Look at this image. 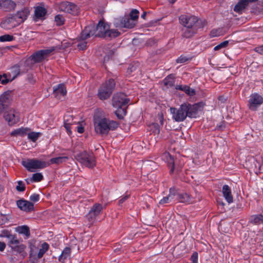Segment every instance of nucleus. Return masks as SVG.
<instances>
[{
    "label": "nucleus",
    "instance_id": "f257e3e1",
    "mask_svg": "<svg viewBox=\"0 0 263 263\" xmlns=\"http://www.w3.org/2000/svg\"><path fill=\"white\" fill-rule=\"evenodd\" d=\"M200 107V103L192 105L186 102L181 104L178 108L171 107L170 111L172 114L173 119L180 122L184 121L187 117L190 118L196 117Z\"/></svg>",
    "mask_w": 263,
    "mask_h": 263
},
{
    "label": "nucleus",
    "instance_id": "f03ea898",
    "mask_svg": "<svg viewBox=\"0 0 263 263\" xmlns=\"http://www.w3.org/2000/svg\"><path fill=\"white\" fill-rule=\"evenodd\" d=\"M118 125V122L106 118H94L95 131L102 135H107L109 130H115Z\"/></svg>",
    "mask_w": 263,
    "mask_h": 263
},
{
    "label": "nucleus",
    "instance_id": "7ed1b4c3",
    "mask_svg": "<svg viewBox=\"0 0 263 263\" xmlns=\"http://www.w3.org/2000/svg\"><path fill=\"white\" fill-rule=\"evenodd\" d=\"M95 36L111 39L120 35V32L116 29H110V26L103 21H100L96 27H95Z\"/></svg>",
    "mask_w": 263,
    "mask_h": 263
},
{
    "label": "nucleus",
    "instance_id": "20e7f679",
    "mask_svg": "<svg viewBox=\"0 0 263 263\" xmlns=\"http://www.w3.org/2000/svg\"><path fill=\"white\" fill-rule=\"evenodd\" d=\"M179 20L183 27H203L206 24L205 20H200L194 15L189 14L181 15Z\"/></svg>",
    "mask_w": 263,
    "mask_h": 263
},
{
    "label": "nucleus",
    "instance_id": "39448f33",
    "mask_svg": "<svg viewBox=\"0 0 263 263\" xmlns=\"http://www.w3.org/2000/svg\"><path fill=\"white\" fill-rule=\"evenodd\" d=\"M115 87V82L114 79H109L103 83L99 88L98 97L101 100L108 99L111 96Z\"/></svg>",
    "mask_w": 263,
    "mask_h": 263
},
{
    "label": "nucleus",
    "instance_id": "423d86ee",
    "mask_svg": "<svg viewBox=\"0 0 263 263\" xmlns=\"http://www.w3.org/2000/svg\"><path fill=\"white\" fill-rule=\"evenodd\" d=\"M75 158L82 164L88 168H93L96 165L95 157L91 152H80L76 155Z\"/></svg>",
    "mask_w": 263,
    "mask_h": 263
},
{
    "label": "nucleus",
    "instance_id": "0eeeda50",
    "mask_svg": "<svg viewBox=\"0 0 263 263\" xmlns=\"http://www.w3.org/2000/svg\"><path fill=\"white\" fill-rule=\"evenodd\" d=\"M22 164L30 172L44 168L49 166V163L36 159H28L22 161Z\"/></svg>",
    "mask_w": 263,
    "mask_h": 263
},
{
    "label": "nucleus",
    "instance_id": "6e6552de",
    "mask_svg": "<svg viewBox=\"0 0 263 263\" xmlns=\"http://www.w3.org/2000/svg\"><path fill=\"white\" fill-rule=\"evenodd\" d=\"M55 49V48L54 47H51L48 49L39 50L32 54L30 58L35 63L41 62L47 57H48L51 52L54 51Z\"/></svg>",
    "mask_w": 263,
    "mask_h": 263
},
{
    "label": "nucleus",
    "instance_id": "1a4fd4ad",
    "mask_svg": "<svg viewBox=\"0 0 263 263\" xmlns=\"http://www.w3.org/2000/svg\"><path fill=\"white\" fill-rule=\"evenodd\" d=\"M103 211V206L100 203H96L91 208L89 213L86 215V218L91 223H93L96 220Z\"/></svg>",
    "mask_w": 263,
    "mask_h": 263
},
{
    "label": "nucleus",
    "instance_id": "9d476101",
    "mask_svg": "<svg viewBox=\"0 0 263 263\" xmlns=\"http://www.w3.org/2000/svg\"><path fill=\"white\" fill-rule=\"evenodd\" d=\"M263 103V97L257 93H252L248 101V107L253 111L256 110Z\"/></svg>",
    "mask_w": 263,
    "mask_h": 263
},
{
    "label": "nucleus",
    "instance_id": "9b49d317",
    "mask_svg": "<svg viewBox=\"0 0 263 263\" xmlns=\"http://www.w3.org/2000/svg\"><path fill=\"white\" fill-rule=\"evenodd\" d=\"M0 25L2 28L9 30L20 24L14 15H9L4 18Z\"/></svg>",
    "mask_w": 263,
    "mask_h": 263
},
{
    "label": "nucleus",
    "instance_id": "f8f14e48",
    "mask_svg": "<svg viewBox=\"0 0 263 263\" xmlns=\"http://www.w3.org/2000/svg\"><path fill=\"white\" fill-rule=\"evenodd\" d=\"M129 101V99L123 93H117L112 99V104L114 107L125 106Z\"/></svg>",
    "mask_w": 263,
    "mask_h": 263
},
{
    "label": "nucleus",
    "instance_id": "ddd939ff",
    "mask_svg": "<svg viewBox=\"0 0 263 263\" xmlns=\"http://www.w3.org/2000/svg\"><path fill=\"white\" fill-rule=\"evenodd\" d=\"M11 93L10 90L4 92L0 97V114L6 110L10 104Z\"/></svg>",
    "mask_w": 263,
    "mask_h": 263
},
{
    "label": "nucleus",
    "instance_id": "4468645a",
    "mask_svg": "<svg viewBox=\"0 0 263 263\" xmlns=\"http://www.w3.org/2000/svg\"><path fill=\"white\" fill-rule=\"evenodd\" d=\"M59 7L61 11L72 15H76L78 13V8L77 6L70 2H62L60 4Z\"/></svg>",
    "mask_w": 263,
    "mask_h": 263
},
{
    "label": "nucleus",
    "instance_id": "2eb2a0df",
    "mask_svg": "<svg viewBox=\"0 0 263 263\" xmlns=\"http://www.w3.org/2000/svg\"><path fill=\"white\" fill-rule=\"evenodd\" d=\"M17 207L26 213H30L34 210V204L32 202L22 199L16 201Z\"/></svg>",
    "mask_w": 263,
    "mask_h": 263
},
{
    "label": "nucleus",
    "instance_id": "dca6fc26",
    "mask_svg": "<svg viewBox=\"0 0 263 263\" xmlns=\"http://www.w3.org/2000/svg\"><path fill=\"white\" fill-rule=\"evenodd\" d=\"M118 21V20H117L115 23L116 27L132 28L136 25L135 21L130 19L129 17H124L121 18L120 24H118L117 22Z\"/></svg>",
    "mask_w": 263,
    "mask_h": 263
},
{
    "label": "nucleus",
    "instance_id": "f3484780",
    "mask_svg": "<svg viewBox=\"0 0 263 263\" xmlns=\"http://www.w3.org/2000/svg\"><path fill=\"white\" fill-rule=\"evenodd\" d=\"M30 10L28 7H24L21 10L18 11L14 15L17 20L20 24L23 23L27 20L30 14Z\"/></svg>",
    "mask_w": 263,
    "mask_h": 263
},
{
    "label": "nucleus",
    "instance_id": "a211bd4d",
    "mask_svg": "<svg viewBox=\"0 0 263 263\" xmlns=\"http://www.w3.org/2000/svg\"><path fill=\"white\" fill-rule=\"evenodd\" d=\"M4 118L8 122L9 125H12L16 123L19 121V117L17 113L14 110H10L5 112Z\"/></svg>",
    "mask_w": 263,
    "mask_h": 263
},
{
    "label": "nucleus",
    "instance_id": "6ab92c4d",
    "mask_svg": "<svg viewBox=\"0 0 263 263\" xmlns=\"http://www.w3.org/2000/svg\"><path fill=\"white\" fill-rule=\"evenodd\" d=\"M95 36V27L93 26H87L82 31L80 38L81 40H85L91 36Z\"/></svg>",
    "mask_w": 263,
    "mask_h": 263
},
{
    "label": "nucleus",
    "instance_id": "aec40b11",
    "mask_svg": "<svg viewBox=\"0 0 263 263\" xmlns=\"http://www.w3.org/2000/svg\"><path fill=\"white\" fill-rule=\"evenodd\" d=\"M201 28L202 27H183L181 29V36L184 38H190L194 36L197 32L198 29Z\"/></svg>",
    "mask_w": 263,
    "mask_h": 263
},
{
    "label": "nucleus",
    "instance_id": "412c9836",
    "mask_svg": "<svg viewBox=\"0 0 263 263\" xmlns=\"http://www.w3.org/2000/svg\"><path fill=\"white\" fill-rule=\"evenodd\" d=\"M67 92L66 87L64 84H60L53 87V95L58 99L66 95Z\"/></svg>",
    "mask_w": 263,
    "mask_h": 263
},
{
    "label": "nucleus",
    "instance_id": "4be33fe9",
    "mask_svg": "<svg viewBox=\"0 0 263 263\" xmlns=\"http://www.w3.org/2000/svg\"><path fill=\"white\" fill-rule=\"evenodd\" d=\"M222 193L223 196L228 203H230L233 202V198L232 194L231 189L229 185L225 184L223 186Z\"/></svg>",
    "mask_w": 263,
    "mask_h": 263
},
{
    "label": "nucleus",
    "instance_id": "5701e85b",
    "mask_svg": "<svg viewBox=\"0 0 263 263\" xmlns=\"http://www.w3.org/2000/svg\"><path fill=\"white\" fill-rule=\"evenodd\" d=\"M26 248V246L25 245L20 243L11 249L16 252V254H18L22 259H24L27 255V253L25 252Z\"/></svg>",
    "mask_w": 263,
    "mask_h": 263
},
{
    "label": "nucleus",
    "instance_id": "b1692460",
    "mask_svg": "<svg viewBox=\"0 0 263 263\" xmlns=\"http://www.w3.org/2000/svg\"><path fill=\"white\" fill-rule=\"evenodd\" d=\"M15 7V4L11 0H0V7L6 11L13 9Z\"/></svg>",
    "mask_w": 263,
    "mask_h": 263
},
{
    "label": "nucleus",
    "instance_id": "393cba45",
    "mask_svg": "<svg viewBox=\"0 0 263 263\" xmlns=\"http://www.w3.org/2000/svg\"><path fill=\"white\" fill-rule=\"evenodd\" d=\"M163 158L167 161L170 167V173H172L175 169V161L173 157L168 153H165L163 155Z\"/></svg>",
    "mask_w": 263,
    "mask_h": 263
},
{
    "label": "nucleus",
    "instance_id": "a878e982",
    "mask_svg": "<svg viewBox=\"0 0 263 263\" xmlns=\"http://www.w3.org/2000/svg\"><path fill=\"white\" fill-rule=\"evenodd\" d=\"M176 200L179 202L186 203H191L192 202L190 196L185 193L177 194Z\"/></svg>",
    "mask_w": 263,
    "mask_h": 263
},
{
    "label": "nucleus",
    "instance_id": "bb28decb",
    "mask_svg": "<svg viewBox=\"0 0 263 263\" xmlns=\"http://www.w3.org/2000/svg\"><path fill=\"white\" fill-rule=\"evenodd\" d=\"M46 13V9L44 7L40 6L36 7L34 11L35 20L37 21V20L42 18L45 15Z\"/></svg>",
    "mask_w": 263,
    "mask_h": 263
},
{
    "label": "nucleus",
    "instance_id": "cd10ccee",
    "mask_svg": "<svg viewBox=\"0 0 263 263\" xmlns=\"http://www.w3.org/2000/svg\"><path fill=\"white\" fill-rule=\"evenodd\" d=\"M248 6L243 0H239L237 4L234 6V11L239 14H241L244 10Z\"/></svg>",
    "mask_w": 263,
    "mask_h": 263
},
{
    "label": "nucleus",
    "instance_id": "c85d7f7f",
    "mask_svg": "<svg viewBox=\"0 0 263 263\" xmlns=\"http://www.w3.org/2000/svg\"><path fill=\"white\" fill-rule=\"evenodd\" d=\"M249 221L254 224H263V215L261 214L252 215L249 218Z\"/></svg>",
    "mask_w": 263,
    "mask_h": 263
},
{
    "label": "nucleus",
    "instance_id": "c756f323",
    "mask_svg": "<svg viewBox=\"0 0 263 263\" xmlns=\"http://www.w3.org/2000/svg\"><path fill=\"white\" fill-rule=\"evenodd\" d=\"M176 89L185 92L190 96H193L195 95V90L187 85H177Z\"/></svg>",
    "mask_w": 263,
    "mask_h": 263
},
{
    "label": "nucleus",
    "instance_id": "7c9ffc66",
    "mask_svg": "<svg viewBox=\"0 0 263 263\" xmlns=\"http://www.w3.org/2000/svg\"><path fill=\"white\" fill-rule=\"evenodd\" d=\"M71 254V249L69 247H66L62 251V254L59 256V260L62 262H64L66 259L69 258Z\"/></svg>",
    "mask_w": 263,
    "mask_h": 263
},
{
    "label": "nucleus",
    "instance_id": "2f4dec72",
    "mask_svg": "<svg viewBox=\"0 0 263 263\" xmlns=\"http://www.w3.org/2000/svg\"><path fill=\"white\" fill-rule=\"evenodd\" d=\"M117 109L115 111V114L119 119H122L126 114V107L125 106L116 107Z\"/></svg>",
    "mask_w": 263,
    "mask_h": 263
},
{
    "label": "nucleus",
    "instance_id": "473e14b6",
    "mask_svg": "<svg viewBox=\"0 0 263 263\" xmlns=\"http://www.w3.org/2000/svg\"><path fill=\"white\" fill-rule=\"evenodd\" d=\"M16 232L20 234H24L27 238H28L30 234L29 227L25 225L18 227L16 228Z\"/></svg>",
    "mask_w": 263,
    "mask_h": 263
},
{
    "label": "nucleus",
    "instance_id": "72a5a7b5",
    "mask_svg": "<svg viewBox=\"0 0 263 263\" xmlns=\"http://www.w3.org/2000/svg\"><path fill=\"white\" fill-rule=\"evenodd\" d=\"M68 159L67 157H58L55 158H51L49 161L46 162V163H49V165L51 164H59L62 163L63 162H65L66 160Z\"/></svg>",
    "mask_w": 263,
    "mask_h": 263
},
{
    "label": "nucleus",
    "instance_id": "f704fd0d",
    "mask_svg": "<svg viewBox=\"0 0 263 263\" xmlns=\"http://www.w3.org/2000/svg\"><path fill=\"white\" fill-rule=\"evenodd\" d=\"M9 242L8 246L11 249L15 247V246L18 245L21 242L17 237L14 235H9L8 236Z\"/></svg>",
    "mask_w": 263,
    "mask_h": 263
},
{
    "label": "nucleus",
    "instance_id": "c9c22d12",
    "mask_svg": "<svg viewBox=\"0 0 263 263\" xmlns=\"http://www.w3.org/2000/svg\"><path fill=\"white\" fill-rule=\"evenodd\" d=\"M28 130L27 128H20L17 129H15L11 132V135L12 136H24L27 134V132Z\"/></svg>",
    "mask_w": 263,
    "mask_h": 263
},
{
    "label": "nucleus",
    "instance_id": "e433bc0d",
    "mask_svg": "<svg viewBox=\"0 0 263 263\" xmlns=\"http://www.w3.org/2000/svg\"><path fill=\"white\" fill-rule=\"evenodd\" d=\"M42 248H41L39 250V252L37 254V257L39 258H41L43 257L44 254L46 253V252L49 249V245L46 242H44L42 245Z\"/></svg>",
    "mask_w": 263,
    "mask_h": 263
},
{
    "label": "nucleus",
    "instance_id": "4c0bfd02",
    "mask_svg": "<svg viewBox=\"0 0 263 263\" xmlns=\"http://www.w3.org/2000/svg\"><path fill=\"white\" fill-rule=\"evenodd\" d=\"M164 84L167 87H171L174 85V78L170 75L167 76L165 79L163 80Z\"/></svg>",
    "mask_w": 263,
    "mask_h": 263
},
{
    "label": "nucleus",
    "instance_id": "58836bf2",
    "mask_svg": "<svg viewBox=\"0 0 263 263\" xmlns=\"http://www.w3.org/2000/svg\"><path fill=\"white\" fill-rule=\"evenodd\" d=\"M43 179V176L41 173H36L32 175V177L29 180L31 181L40 182Z\"/></svg>",
    "mask_w": 263,
    "mask_h": 263
},
{
    "label": "nucleus",
    "instance_id": "ea45409f",
    "mask_svg": "<svg viewBox=\"0 0 263 263\" xmlns=\"http://www.w3.org/2000/svg\"><path fill=\"white\" fill-rule=\"evenodd\" d=\"M14 40L13 36L9 34H4L0 36V42H10Z\"/></svg>",
    "mask_w": 263,
    "mask_h": 263
},
{
    "label": "nucleus",
    "instance_id": "a19ab883",
    "mask_svg": "<svg viewBox=\"0 0 263 263\" xmlns=\"http://www.w3.org/2000/svg\"><path fill=\"white\" fill-rule=\"evenodd\" d=\"M54 21L58 26H61L64 23V18L63 16L60 14L55 16Z\"/></svg>",
    "mask_w": 263,
    "mask_h": 263
},
{
    "label": "nucleus",
    "instance_id": "79ce46f5",
    "mask_svg": "<svg viewBox=\"0 0 263 263\" xmlns=\"http://www.w3.org/2000/svg\"><path fill=\"white\" fill-rule=\"evenodd\" d=\"M27 136L28 139H30L33 142H35L37 140L39 137V133L31 132L30 133H28Z\"/></svg>",
    "mask_w": 263,
    "mask_h": 263
},
{
    "label": "nucleus",
    "instance_id": "37998d69",
    "mask_svg": "<svg viewBox=\"0 0 263 263\" xmlns=\"http://www.w3.org/2000/svg\"><path fill=\"white\" fill-rule=\"evenodd\" d=\"M129 16V18L135 22L139 17V11L137 9H133L130 12Z\"/></svg>",
    "mask_w": 263,
    "mask_h": 263
},
{
    "label": "nucleus",
    "instance_id": "c03bdc74",
    "mask_svg": "<svg viewBox=\"0 0 263 263\" xmlns=\"http://www.w3.org/2000/svg\"><path fill=\"white\" fill-rule=\"evenodd\" d=\"M151 130L155 134L159 135L160 133V126L157 123H153L151 125Z\"/></svg>",
    "mask_w": 263,
    "mask_h": 263
},
{
    "label": "nucleus",
    "instance_id": "a18cd8bd",
    "mask_svg": "<svg viewBox=\"0 0 263 263\" xmlns=\"http://www.w3.org/2000/svg\"><path fill=\"white\" fill-rule=\"evenodd\" d=\"M228 44H229V41H224L221 42V43H220L219 44H218V45L214 47V50L215 51L219 50L222 48L226 47Z\"/></svg>",
    "mask_w": 263,
    "mask_h": 263
},
{
    "label": "nucleus",
    "instance_id": "49530a36",
    "mask_svg": "<svg viewBox=\"0 0 263 263\" xmlns=\"http://www.w3.org/2000/svg\"><path fill=\"white\" fill-rule=\"evenodd\" d=\"M87 47V42L85 40H82V42L77 44V47L79 50H84L86 49Z\"/></svg>",
    "mask_w": 263,
    "mask_h": 263
},
{
    "label": "nucleus",
    "instance_id": "de8ad7c7",
    "mask_svg": "<svg viewBox=\"0 0 263 263\" xmlns=\"http://www.w3.org/2000/svg\"><path fill=\"white\" fill-rule=\"evenodd\" d=\"M70 125L71 123L70 122H68V120L64 119V127L66 128L69 135H70L72 133L70 128Z\"/></svg>",
    "mask_w": 263,
    "mask_h": 263
},
{
    "label": "nucleus",
    "instance_id": "09e8293b",
    "mask_svg": "<svg viewBox=\"0 0 263 263\" xmlns=\"http://www.w3.org/2000/svg\"><path fill=\"white\" fill-rule=\"evenodd\" d=\"M17 184H18L16 187V190L20 192L24 191L25 190V186L24 184L21 181H18Z\"/></svg>",
    "mask_w": 263,
    "mask_h": 263
},
{
    "label": "nucleus",
    "instance_id": "8fccbe9b",
    "mask_svg": "<svg viewBox=\"0 0 263 263\" xmlns=\"http://www.w3.org/2000/svg\"><path fill=\"white\" fill-rule=\"evenodd\" d=\"M9 82V80L7 78L6 74H4L3 76L0 75V82L2 84H7Z\"/></svg>",
    "mask_w": 263,
    "mask_h": 263
},
{
    "label": "nucleus",
    "instance_id": "3c124183",
    "mask_svg": "<svg viewBox=\"0 0 263 263\" xmlns=\"http://www.w3.org/2000/svg\"><path fill=\"white\" fill-rule=\"evenodd\" d=\"M29 199L33 202H37L40 199V195L37 194H33L30 196Z\"/></svg>",
    "mask_w": 263,
    "mask_h": 263
},
{
    "label": "nucleus",
    "instance_id": "603ef678",
    "mask_svg": "<svg viewBox=\"0 0 263 263\" xmlns=\"http://www.w3.org/2000/svg\"><path fill=\"white\" fill-rule=\"evenodd\" d=\"M171 201V199H170L168 196L164 197L159 201V204H164L165 203H170Z\"/></svg>",
    "mask_w": 263,
    "mask_h": 263
},
{
    "label": "nucleus",
    "instance_id": "864d4df0",
    "mask_svg": "<svg viewBox=\"0 0 263 263\" xmlns=\"http://www.w3.org/2000/svg\"><path fill=\"white\" fill-rule=\"evenodd\" d=\"M189 59L187 58L186 57L181 55L176 60V62L177 63H183L186 62Z\"/></svg>",
    "mask_w": 263,
    "mask_h": 263
},
{
    "label": "nucleus",
    "instance_id": "5fc2aeb1",
    "mask_svg": "<svg viewBox=\"0 0 263 263\" xmlns=\"http://www.w3.org/2000/svg\"><path fill=\"white\" fill-rule=\"evenodd\" d=\"M191 262L198 263V253L196 252H194L191 257Z\"/></svg>",
    "mask_w": 263,
    "mask_h": 263
},
{
    "label": "nucleus",
    "instance_id": "6e6d98bb",
    "mask_svg": "<svg viewBox=\"0 0 263 263\" xmlns=\"http://www.w3.org/2000/svg\"><path fill=\"white\" fill-rule=\"evenodd\" d=\"M170 194L177 198V194H179L174 187L170 189Z\"/></svg>",
    "mask_w": 263,
    "mask_h": 263
},
{
    "label": "nucleus",
    "instance_id": "4d7b16f0",
    "mask_svg": "<svg viewBox=\"0 0 263 263\" xmlns=\"http://www.w3.org/2000/svg\"><path fill=\"white\" fill-rule=\"evenodd\" d=\"M7 221V218L5 215H0V226L4 224Z\"/></svg>",
    "mask_w": 263,
    "mask_h": 263
},
{
    "label": "nucleus",
    "instance_id": "13d9d810",
    "mask_svg": "<svg viewBox=\"0 0 263 263\" xmlns=\"http://www.w3.org/2000/svg\"><path fill=\"white\" fill-rule=\"evenodd\" d=\"M255 51L256 52L260 53V54L263 55V45L259 46V47H256L255 48Z\"/></svg>",
    "mask_w": 263,
    "mask_h": 263
},
{
    "label": "nucleus",
    "instance_id": "bf43d9fd",
    "mask_svg": "<svg viewBox=\"0 0 263 263\" xmlns=\"http://www.w3.org/2000/svg\"><path fill=\"white\" fill-rule=\"evenodd\" d=\"M128 198V195H126L121 198L119 201V204L120 205L122 204L127 198Z\"/></svg>",
    "mask_w": 263,
    "mask_h": 263
},
{
    "label": "nucleus",
    "instance_id": "052dcab7",
    "mask_svg": "<svg viewBox=\"0 0 263 263\" xmlns=\"http://www.w3.org/2000/svg\"><path fill=\"white\" fill-rule=\"evenodd\" d=\"M224 127V125L223 122H221L220 124L217 125L216 128L218 130H222Z\"/></svg>",
    "mask_w": 263,
    "mask_h": 263
},
{
    "label": "nucleus",
    "instance_id": "680f3d73",
    "mask_svg": "<svg viewBox=\"0 0 263 263\" xmlns=\"http://www.w3.org/2000/svg\"><path fill=\"white\" fill-rule=\"evenodd\" d=\"M84 131V127L81 125H79L77 127V132L80 134H82Z\"/></svg>",
    "mask_w": 263,
    "mask_h": 263
},
{
    "label": "nucleus",
    "instance_id": "e2e57ef3",
    "mask_svg": "<svg viewBox=\"0 0 263 263\" xmlns=\"http://www.w3.org/2000/svg\"><path fill=\"white\" fill-rule=\"evenodd\" d=\"M217 30H213L211 32V35L212 36L214 37V36H219L220 35V34L219 33H217Z\"/></svg>",
    "mask_w": 263,
    "mask_h": 263
},
{
    "label": "nucleus",
    "instance_id": "0e129e2a",
    "mask_svg": "<svg viewBox=\"0 0 263 263\" xmlns=\"http://www.w3.org/2000/svg\"><path fill=\"white\" fill-rule=\"evenodd\" d=\"M6 247L5 242L0 241V251H3Z\"/></svg>",
    "mask_w": 263,
    "mask_h": 263
},
{
    "label": "nucleus",
    "instance_id": "69168bd1",
    "mask_svg": "<svg viewBox=\"0 0 263 263\" xmlns=\"http://www.w3.org/2000/svg\"><path fill=\"white\" fill-rule=\"evenodd\" d=\"M243 1H245L246 3H247L249 5V3L256 2L258 0H243Z\"/></svg>",
    "mask_w": 263,
    "mask_h": 263
},
{
    "label": "nucleus",
    "instance_id": "338daca9",
    "mask_svg": "<svg viewBox=\"0 0 263 263\" xmlns=\"http://www.w3.org/2000/svg\"><path fill=\"white\" fill-rule=\"evenodd\" d=\"M168 197H169L170 199H171V201L174 199L176 200V197L172 195L171 194H168Z\"/></svg>",
    "mask_w": 263,
    "mask_h": 263
},
{
    "label": "nucleus",
    "instance_id": "774afa93",
    "mask_svg": "<svg viewBox=\"0 0 263 263\" xmlns=\"http://www.w3.org/2000/svg\"><path fill=\"white\" fill-rule=\"evenodd\" d=\"M168 197H169L170 199H171V201L174 199L176 200V197L172 195L171 194H168Z\"/></svg>",
    "mask_w": 263,
    "mask_h": 263
}]
</instances>
